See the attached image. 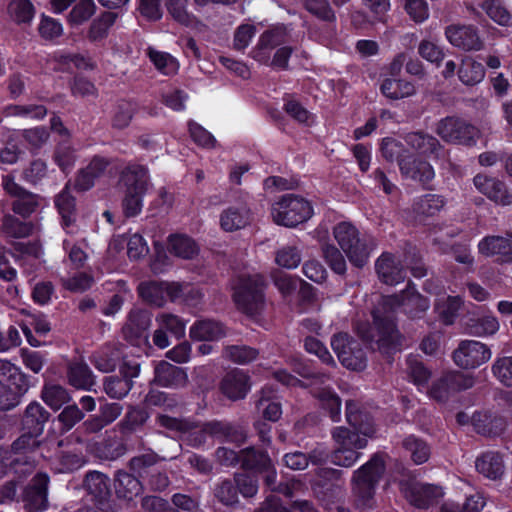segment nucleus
Wrapping results in <instances>:
<instances>
[{"label": "nucleus", "mask_w": 512, "mask_h": 512, "mask_svg": "<svg viewBox=\"0 0 512 512\" xmlns=\"http://www.w3.org/2000/svg\"><path fill=\"white\" fill-rule=\"evenodd\" d=\"M372 323L362 322L357 326V334L365 343H376L384 352L395 351L401 345V334L396 318L387 312L374 309Z\"/></svg>", "instance_id": "obj_1"}, {"label": "nucleus", "mask_w": 512, "mask_h": 512, "mask_svg": "<svg viewBox=\"0 0 512 512\" xmlns=\"http://www.w3.org/2000/svg\"><path fill=\"white\" fill-rule=\"evenodd\" d=\"M333 235L346 254L349 262L356 268H363L370 259L376 242L371 235L362 234L349 222H340L333 229Z\"/></svg>", "instance_id": "obj_2"}, {"label": "nucleus", "mask_w": 512, "mask_h": 512, "mask_svg": "<svg viewBox=\"0 0 512 512\" xmlns=\"http://www.w3.org/2000/svg\"><path fill=\"white\" fill-rule=\"evenodd\" d=\"M149 170L145 165L129 163L120 173V182L125 187L122 202L126 217H135L143 207V198L148 190Z\"/></svg>", "instance_id": "obj_3"}, {"label": "nucleus", "mask_w": 512, "mask_h": 512, "mask_svg": "<svg viewBox=\"0 0 512 512\" xmlns=\"http://www.w3.org/2000/svg\"><path fill=\"white\" fill-rule=\"evenodd\" d=\"M265 280L261 274L240 275L233 284L232 299L238 311L254 316L265 303Z\"/></svg>", "instance_id": "obj_4"}, {"label": "nucleus", "mask_w": 512, "mask_h": 512, "mask_svg": "<svg viewBox=\"0 0 512 512\" xmlns=\"http://www.w3.org/2000/svg\"><path fill=\"white\" fill-rule=\"evenodd\" d=\"M314 214L312 203L301 195L286 193L271 205V217L275 224L295 228L307 222Z\"/></svg>", "instance_id": "obj_5"}, {"label": "nucleus", "mask_w": 512, "mask_h": 512, "mask_svg": "<svg viewBox=\"0 0 512 512\" xmlns=\"http://www.w3.org/2000/svg\"><path fill=\"white\" fill-rule=\"evenodd\" d=\"M386 453L376 452L353 473L354 490L363 504L373 500L376 488L386 471Z\"/></svg>", "instance_id": "obj_6"}, {"label": "nucleus", "mask_w": 512, "mask_h": 512, "mask_svg": "<svg viewBox=\"0 0 512 512\" xmlns=\"http://www.w3.org/2000/svg\"><path fill=\"white\" fill-rule=\"evenodd\" d=\"M384 306L392 311H399L410 319H421L430 307V300L417 291L412 281H408L406 288L399 294L384 298Z\"/></svg>", "instance_id": "obj_7"}, {"label": "nucleus", "mask_w": 512, "mask_h": 512, "mask_svg": "<svg viewBox=\"0 0 512 512\" xmlns=\"http://www.w3.org/2000/svg\"><path fill=\"white\" fill-rule=\"evenodd\" d=\"M39 435L22 431L21 435L16 438L8 451L11 452L12 469L17 474L30 473L36 461L34 453L40 448L41 441Z\"/></svg>", "instance_id": "obj_8"}, {"label": "nucleus", "mask_w": 512, "mask_h": 512, "mask_svg": "<svg viewBox=\"0 0 512 512\" xmlns=\"http://www.w3.org/2000/svg\"><path fill=\"white\" fill-rule=\"evenodd\" d=\"M436 132L445 142L468 147L477 144L479 135V130L475 126L455 116L441 119Z\"/></svg>", "instance_id": "obj_9"}, {"label": "nucleus", "mask_w": 512, "mask_h": 512, "mask_svg": "<svg viewBox=\"0 0 512 512\" xmlns=\"http://www.w3.org/2000/svg\"><path fill=\"white\" fill-rule=\"evenodd\" d=\"M240 468L254 476H261L265 485L273 489L276 483L277 471L267 451L253 446L242 449Z\"/></svg>", "instance_id": "obj_10"}, {"label": "nucleus", "mask_w": 512, "mask_h": 512, "mask_svg": "<svg viewBox=\"0 0 512 512\" xmlns=\"http://www.w3.org/2000/svg\"><path fill=\"white\" fill-rule=\"evenodd\" d=\"M474 379L458 371H451L443 374L432 382L428 395L438 403H446L451 397L461 391L472 388Z\"/></svg>", "instance_id": "obj_11"}, {"label": "nucleus", "mask_w": 512, "mask_h": 512, "mask_svg": "<svg viewBox=\"0 0 512 512\" xmlns=\"http://www.w3.org/2000/svg\"><path fill=\"white\" fill-rule=\"evenodd\" d=\"M346 418L348 423L354 427L351 431L346 427H336L332 431V437L339 446H353L356 449H363L367 446L366 437H371L375 429L371 425L363 426L357 423L358 415L350 411V403L346 404Z\"/></svg>", "instance_id": "obj_12"}, {"label": "nucleus", "mask_w": 512, "mask_h": 512, "mask_svg": "<svg viewBox=\"0 0 512 512\" xmlns=\"http://www.w3.org/2000/svg\"><path fill=\"white\" fill-rule=\"evenodd\" d=\"M490 348L476 340H462L454 350V363L462 369H475L491 358Z\"/></svg>", "instance_id": "obj_13"}, {"label": "nucleus", "mask_w": 512, "mask_h": 512, "mask_svg": "<svg viewBox=\"0 0 512 512\" xmlns=\"http://www.w3.org/2000/svg\"><path fill=\"white\" fill-rule=\"evenodd\" d=\"M49 476L39 472L24 487L21 498L25 512H42L48 503Z\"/></svg>", "instance_id": "obj_14"}, {"label": "nucleus", "mask_w": 512, "mask_h": 512, "mask_svg": "<svg viewBox=\"0 0 512 512\" xmlns=\"http://www.w3.org/2000/svg\"><path fill=\"white\" fill-rule=\"evenodd\" d=\"M399 170L402 176L419 182L426 190H431L432 181L435 177L433 166L425 159L414 153H406L399 160Z\"/></svg>", "instance_id": "obj_15"}, {"label": "nucleus", "mask_w": 512, "mask_h": 512, "mask_svg": "<svg viewBox=\"0 0 512 512\" xmlns=\"http://www.w3.org/2000/svg\"><path fill=\"white\" fill-rule=\"evenodd\" d=\"M3 189L15 200L12 202V211L14 214L20 215L23 218H28L32 215L39 206V196L24 189L17 184L10 176L3 178Z\"/></svg>", "instance_id": "obj_16"}, {"label": "nucleus", "mask_w": 512, "mask_h": 512, "mask_svg": "<svg viewBox=\"0 0 512 512\" xmlns=\"http://www.w3.org/2000/svg\"><path fill=\"white\" fill-rule=\"evenodd\" d=\"M478 251L486 257H495L498 264H512V234L487 235L478 243Z\"/></svg>", "instance_id": "obj_17"}, {"label": "nucleus", "mask_w": 512, "mask_h": 512, "mask_svg": "<svg viewBox=\"0 0 512 512\" xmlns=\"http://www.w3.org/2000/svg\"><path fill=\"white\" fill-rule=\"evenodd\" d=\"M476 189L497 205L508 206L512 204V193L509 192L504 181L485 174H477L473 178Z\"/></svg>", "instance_id": "obj_18"}, {"label": "nucleus", "mask_w": 512, "mask_h": 512, "mask_svg": "<svg viewBox=\"0 0 512 512\" xmlns=\"http://www.w3.org/2000/svg\"><path fill=\"white\" fill-rule=\"evenodd\" d=\"M445 35L450 44L464 51H479L483 47L479 30L474 25H450Z\"/></svg>", "instance_id": "obj_19"}, {"label": "nucleus", "mask_w": 512, "mask_h": 512, "mask_svg": "<svg viewBox=\"0 0 512 512\" xmlns=\"http://www.w3.org/2000/svg\"><path fill=\"white\" fill-rule=\"evenodd\" d=\"M202 431L222 443L243 444L247 435L242 426L236 423L212 420L204 423Z\"/></svg>", "instance_id": "obj_20"}, {"label": "nucleus", "mask_w": 512, "mask_h": 512, "mask_svg": "<svg viewBox=\"0 0 512 512\" xmlns=\"http://www.w3.org/2000/svg\"><path fill=\"white\" fill-rule=\"evenodd\" d=\"M375 270L380 281L394 286L406 278V270L402 262L390 252H383L375 262Z\"/></svg>", "instance_id": "obj_21"}, {"label": "nucleus", "mask_w": 512, "mask_h": 512, "mask_svg": "<svg viewBox=\"0 0 512 512\" xmlns=\"http://www.w3.org/2000/svg\"><path fill=\"white\" fill-rule=\"evenodd\" d=\"M219 389L229 400L244 399L250 390V377L241 369H232L220 381Z\"/></svg>", "instance_id": "obj_22"}, {"label": "nucleus", "mask_w": 512, "mask_h": 512, "mask_svg": "<svg viewBox=\"0 0 512 512\" xmlns=\"http://www.w3.org/2000/svg\"><path fill=\"white\" fill-rule=\"evenodd\" d=\"M188 376L185 370L167 361H160L154 369V382L162 387L179 388L186 385Z\"/></svg>", "instance_id": "obj_23"}, {"label": "nucleus", "mask_w": 512, "mask_h": 512, "mask_svg": "<svg viewBox=\"0 0 512 512\" xmlns=\"http://www.w3.org/2000/svg\"><path fill=\"white\" fill-rule=\"evenodd\" d=\"M113 486L116 497L127 502L132 501L143 491L141 480L124 470L116 471Z\"/></svg>", "instance_id": "obj_24"}, {"label": "nucleus", "mask_w": 512, "mask_h": 512, "mask_svg": "<svg viewBox=\"0 0 512 512\" xmlns=\"http://www.w3.org/2000/svg\"><path fill=\"white\" fill-rule=\"evenodd\" d=\"M471 422L475 431L486 437L500 436L506 429L505 419L490 412H474Z\"/></svg>", "instance_id": "obj_25"}, {"label": "nucleus", "mask_w": 512, "mask_h": 512, "mask_svg": "<svg viewBox=\"0 0 512 512\" xmlns=\"http://www.w3.org/2000/svg\"><path fill=\"white\" fill-rule=\"evenodd\" d=\"M109 165L104 157L95 156L90 163L79 171L75 179L74 188L77 191H87L94 186L95 180L100 177Z\"/></svg>", "instance_id": "obj_26"}, {"label": "nucleus", "mask_w": 512, "mask_h": 512, "mask_svg": "<svg viewBox=\"0 0 512 512\" xmlns=\"http://www.w3.org/2000/svg\"><path fill=\"white\" fill-rule=\"evenodd\" d=\"M50 417L49 412L38 402H31L25 409L21 420V431L41 436L44 425Z\"/></svg>", "instance_id": "obj_27"}, {"label": "nucleus", "mask_w": 512, "mask_h": 512, "mask_svg": "<svg viewBox=\"0 0 512 512\" xmlns=\"http://www.w3.org/2000/svg\"><path fill=\"white\" fill-rule=\"evenodd\" d=\"M84 487L91 500L96 504L103 505L111 496L110 479L105 474L92 471L89 472L84 479Z\"/></svg>", "instance_id": "obj_28"}, {"label": "nucleus", "mask_w": 512, "mask_h": 512, "mask_svg": "<svg viewBox=\"0 0 512 512\" xmlns=\"http://www.w3.org/2000/svg\"><path fill=\"white\" fill-rule=\"evenodd\" d=\"M118 13L113 11H102L97 17L91 20L86 32L87 40L92 44L103 42L109 35L110 29L116 23Z\"/></svg>", "instance_id": "obj_29"}, {"label": "nucleus", "mask_w": 512, "mask_h": 512, "mask_svg": "<svg viewBox=\"0 0 512 512\" xmlns=\"http://www.w3.org/2000/svg\"><path fill=\"white\" fill-rule=\"evenodd\" d=\"M71 8L66 15V22L71 28L81 26L92 19L97 6L94 0H66V10Z\"/></svg>", "instance_id": "obj_30"}, {"label": "nucleus", "mask_w": 512, "mask_h": 512, "mask_svg": "<svg viewBox=\"0 0 512 512\" xmlns=\"http://www.w3.org/2000/svg\"><path fill=\"white\" fill-rule=\"evenodd\" d=\"M189 335L194 341H217L226 336V330L221 322L201 319L191 325Z\"/></svg>", "instance_id": "obj_31"}, {"label": "nucleus", "mask_w": 512, "mask_h": 512, "mask_svg": "<svg viewBox=\"0 0 512 512\" xmlns=\"http://www.w3.org/2000/svg\"><path fill=\"white\" fill-rule=\"evenodd\" d=\"M476 470L491 480H497L504 474V461L499 452H483L475 461Z\"/></svg>", "instance_id": "obj_32"}, {"label": "nucleus", "mask_w": 512, "mask_h": 512, "mask_svg": "<svg viewBox=\"0 0 512 512\" xmlns=\"http://www.w3.org/2000/svg\"><path fill=\"white\" fill-rule=\"evenodd\" d=\"M380 91L390 100H400L416 93L413 82L402 78H385L380 85Z\"/></svg>", "instance_id": "obj_33"}, {"label": "nucleus", "mask_w": 512, "mask_h": 512, "mask_svg": "<svg viewBox=\"0 0 512 512\" xmlns=\"http://www.w3.org/2000/svg\"><path fill=\"white\" fill-rule=\"evenodd\" d=\"M34 224L22 221L15 215L7 213L2 217L0 233L5 238L21 239L33 234Z\"/></svg>", "instance_id": "obj_34"}, {"label": "nucleus", "mask_w": 512, "mask_h": 512, "mask_svg": "<svg viewBox=\"0 0 512 512\" xmlns=\"http://www.w3.org/2000/svg\"><path fill=\"white\" fill-rule=\"evenodd\" d=\"M168 250L182 259H193L199 253V246L193 238L185 234H171L168 237Z\"/></svg>", "instance_id": "obj_35"}, {"label": "nucleus", "mask_w": 512, "mask_h": 512, "mask_svg": "<svg viewBox=\"0 0 512 512\" xmlns=\"http://www.w3.org/2000/svg\"><path fill=\"white\" fill-rule=\"evenodd\" d=\"M485 74L486 70L484 65L469 56L462 59L457 70L459 80L466 86L477 85L484 79Z\"/></svg>", "instance_id": "obj_36"}, {"label": "nucleus", "mask_w": 512, "mask_h": 512, "mask_svg": "<svg viewBox=\"0 0 512 512\" xmlns=\"http://www.w3.org/2000/svg\"><path fill=\"white\" fill-rule=\"evenodd\" d=\"M314 397L319 401L320 408L328 414L333 422L340 421L342 401L333 388H321L315 392Z\"/></svg>", "instance_id": "obj_37"}, {"label": "nucleus", "mask_w": 512, "mask_h": 512, "mask_svg": "<svg viewBox=\"0 0 512 512\" xmlns=\"http://www.w3.org/2000/svg\"><path fill=\"white\" fill-rule=\"evenodd\" d=\"M439 495V488L433 484L411 486L406 492L409 502L417 508H428Z\"/></svg>", "instance_id": "obj_38"}, {"label": "nucleus", "mask_w": 512, "mask_h": 512, "mask_svg": "<svg viewBox=\"0 0 512 512\" xmlns=\"http://www.w3.org/2000/svg\"><path fill=\"white\" fill-rule=\"evenodd\" d=\"M249 211L244 207H228L220 215V227L225 232H234L249 223Z\"/></svg>", "instance_id": "obj_39"}, {"label": "nucleus", "mask_w": 512, "mask_h": 512, "mask_svg": "<svg viewBox=\"0 0 512 512\" xmlns=\"http://www.w3.org/2000/svg\"><path fill=\"white\" fill-rule=\"evenodd\" d=\"M407 142L419 153L426 156L439 157L443 148L436 137L422 131L410 133L407 136Z\"/></svg>", "instance_id": "obj_40"}, {"label": "nucleus", "mask_w": 512, "mask_h": 512, "mask_svg": "<svg viewBox=\"0 0 512 512\" xmlns=\"http://www.w3.org/2000/svg\"><path fill=\"white\" fill-rule=\"evenodd\" d=\"M462 305L463 300L460 296H447L445 299L436 301L434 310L440 322L448 326L454 324Z\"/></svg>", "instance_id": "obj_41"}, {"label": "nucleus", "mask_w": 512, "mask_h": 512, "mask_svg": "<svg viewBox=\"0 0 512 512\" xmlns=\"http://www.w3.org/2000/svg\"><path fill=\"white\" fill-rule=\"evenodd\" d=\"M145 402L150 406L162 407L163 410L172 413L180 412L183 406L179 395L153 389L145 396Z\"/></svg>", "instance_id": "obj_42"}, {"label": "nucleus", "mask_w": 512, "mask_h": 512, "mask_svg": "<svg viewBox=\"0 0 512 512\" xmlns=\"http://www.w3.org/2000/svg\"><path fill=\"white\" fill-rule=\"evenodd\" d=\"M402 447L410 454V458L416 465H421L428 461L431 455L428 443L413 434L406 436L402 441Z\"/></svg>", "instance_id": "obj_43"}, {"label": "nucleus", "mask_w": 512, "mask_h": 512, "mask_svg": "<svg viewBox=\"0 0 512 512\" xmlns=\"http://www.w3.org/2000/svg\"><path fill=\"white\" fill-rule=\"evenodd\" d=\"M164 289V281L151 280L141 282L137 290L144 302L160 308L166 304Z\"/></svg>", "instance_id": "obj_44"}, {"label": "nucleus", "mask_w": 512, "mask_h": 512, "mask_svg": "<svg viewBox=\"0 0 512 512\" xmlns=\"http://www.w3.org/2000/svg\"><path fill=\"white\" fill-rule=\"evenodd\" d=\"M0 384L13 385L21 391H27L29 387L26 376L8 360H0Z\"/></svg>", "instance_id": "obj_45"}, {"label": "nucleus", "mask_w": 512, "mask_h": 512, "mask_svg": "<svg viewBox=\"0 0 512 512\" xmlns=\"http://www.w3.org/2000/svg\"><path fill=\"white\" fill-rule=\"evenodd\" d=\"M445 204L443 196L428 193L415 200L413 209L419 215L431 217L437 215Z\"/></svg>", "instance_id": "obj_46"}, {"label": "nucleus", "mask_w": 512, "mask_h": 512, "mask_svg": "<svg viewBox=\"0 0 512 512\" xmlns=\"http://www.w3.org/2000/svg\"><path fill=\"white\" fill-rule=\"evenodd\" d=\"M151 323L147 311L142 309H133L128 315V324L125 333L128 337L142 338L148 330Z\"/></svg>", "instance_id": "obj_47"}, {"label": "nucleus", "mask_w": 512, "mask_h": 512, "mask_svg": "<svg viewBox=\"0 0 512 512\" xmlns=\"http://www.w3.org/2000/svg\"><path fill=\"white\" fill-rule=\"evenodd\" d=\"M477 5L496 23L508 26L512 23V16L503 6L502 0H477Z\"/></svg>", "instance_id": "obj_48"}, {"label": "nucleus", "mask_w": 512, "mask_h": 512, "mask_svg": "<svg viewBox=\"0 0 512 512\" xmlns=\"http://www.w3.org/2000/svg\"><path fill=\"white\" fill-rule=\"evenodd\" d=\"M342 356L341 364L353 371H363L367 366V355L362 345L355 340L351 347Z\"/></svg>", "instance_id": "obj_49"}, {"label": "nucleus", "mask_w": 512, "mask_h": 512, "mask_svg": "<svg viewBox=\"0 0 512 512\" xmlns=\"http://www.w3.org/2000/svg\"><path fill=\"white\" fill-rule=\"evenodd\" d=\"M67 377L68 383L76 389L88 390L94 384L92 371L86 364L70 367Z\"/></svg>", "instance_id": "obj_50"}, {"label": "nucleus", "mask_w": 512, "mask_h": 512, "mask_svg": "<svg viewBox=\"0 0 512 512\" xmlns=\"http://www.w3.org/2000/svg\"><path fill=\"white\" fill-rule=\"evenodd\" d=\"M10 17L18 24L30 23L35 15V8L30 0H12L8 5Z\"/></svg>", "instance_id": "obj_51"}, {"label": "nucleus", "mask_w": 512, "mask_h": 512, "mask_svg": "<svg viewBox=\"0 0 512 512\" xmlns=\"http://www.w3.org/2000/svg\"><path fill=\"white\" fill-rule=\"evenodd\" d=\"M147 56L155 68L164 75L172 74L178 69L176 59L167 52L157 51L149 47Z\"/></svg>", "instance_id": "obj_52"}, {"label": "nucleus", "mask_w": 512, "mask_h": 512, "mask_svg": "<svg viewBox=\"0 0 512 512\" xmlns=\"http://www.w3.org/2000/svg\"><path fill=\"white\" fill-rule=\"evenodd\" d=\"M157 455L154 453L141 454L129 461V468L139 479L146 478L155 470Z\"/></svg>", "instance_id": "obj_53"}, {"label": "nucleus", "mask_w": 512, "mask_h": 512, "mask_svg": "<svg viewBox=\"0 0 512 512\" xmlns=\"http://www.w3.org/2000/svg\"><path fill=\"white\" fill-rule=\"evenodd\" d=\"M304 349L307 353L318 357L322 364L329 367H336V362L325 346V344L314 336H307L304 339Z\"/></svg>", "instance_id": "obj_54"}, {"label": "nucleus", "mask_w": 512, "mask_h": 512, "mask_svg": "<svg viewBox=\"0 0 512 512\" xmlns=\"http://www.w3.org/2000/svg\"><path fill=\"white\" fill-rule=\"evenodd\" d=\"M215 498L225 506H234L239 502L237 486L233 479H223L214 488Z\"/></svg>", "instance_id": "obj_55"}, {"label": "nucleus", "mask_w": 512, "mask_h": 512, "mask_svg": "<svg viewBox=\"0 0 512 512\" xmlns=\"http://www.w3.org/2000/svg\"><path fill=\"white\" fill-rule=\"evenodd\" d=\"M322 255L330 269L339 275H344L347 271L346 260L341 251L333 244H324L322 246Z\"/></svg>", "instance_id": "obj_56"}, {"label": "nucleus", "mask_w": 512, "mask_h": 512, "mask_svg": "<svg viewBox=\"0 0 512 512\" xmlns=\"http://www.w3.org/2000/svg\"><path fill=\"white\" fill-rule=\"evenodd\" d=\"M467 329L468 333L474 336L493 335L499 329V322L494 316H483L477 319H471Z\"/></svg>", "instance_id": "obj_57"}, {"label": "nucleus", "mask_w": 512, "mask_h": 512, "mask_svg": "<svg viewBox=\"0 0 512 512\" xmlns=\"http://www.w3.org/2000/svg\"><path fill=\"white\" fill-rule=\"evenodd\" d=\"M303 7L321 21H336V15L329 0H303Z\"/></svg>", "instance_id": "obj_58"}, {"label": "nucleus", "mask_w": 512, "mask_h": 512, "mask_svg": "<svg viewBox=\"0 0 512 512\" xmlns=\"http://www.w3.org/2000/svg\"><path fill=\"white\" fill-rule=\"evenodd\" d=\"M104 391L110 398L122 399L131 390L133 383L118 375L107 376L104 379Z\"/></svg>", "instance_id": "obj_59"}, {"label": "nucleus", "mask_w": 512, "mask_h": 512, "mask_svg": "<svg viewBox=\"0 0 512 512\" xmlns=\"http://www.w3.org/2000/svg\"><path fill=\"white\" fill-rule=\"evenodd\" d=\"M379 151L387 162L392 163L396 161L398 165L399 160L404 157V154L410 153L401 142L390 137H385L381 140Z\"/></svg>", "instance_id": "obj_60"}, {"label": "nucleus", "mask_w": 512, "mask_h": 512, "mask_svg": "<svg viewBox=\"0 0 512 512\" xmlns=\"http://www.w3.org/2000/svg\"><path fill=\"white\" fill-rule=\"evenodd\" d=\"M149 419V413L142 407H131L120 422L122 430L134 432L142 427Z\"/></svg>", "instance_id": "obj_61"}, {"label": "nucleus", "mask_w": 512, "mask_h": 512, "mask_svg": "<svg viewBox=\"0 0 512 512\" xmlns=\"http://www.w3.org/2000/svg\"><path fill=\"white\" fill-rule=\"evenodd\" d=\"M271 278L274 286L284 297L292 295L297 290L300 282V277L287 274L281 270L273 272Z\"/></svg>", "instance_id": "obj_62"}, {"label": "nucleus", "mask_w": 512, "mask_h": 512, "mask_svg": "<svg viewBox=\"0 0 512 512\" xmlns=\"http://www.w3.org/2000/svg\"><path fill=\"white\" fill-rule=\"evenodd\" d=\"M99 451L106 459L115 460L126 453L127 446L122 438L116 435L107 436L100 443Z\"/></svg>", "instance_id": "obj_63"}, {"label": "nucleus", "mask_w": 512, "mask_h": 512, "mask_svg": "<svg viewBox=\"0 0 512 512\" xmlns=\"http://www.w3.org/2000/svg\"><path fill=\"white\" fill-rule=\"evenodd\" d=\"M492 373L502 385L512 387V356L498 357L492 365Z\"/></svg>", "instance_id": "obj_64"}]
</instances>
